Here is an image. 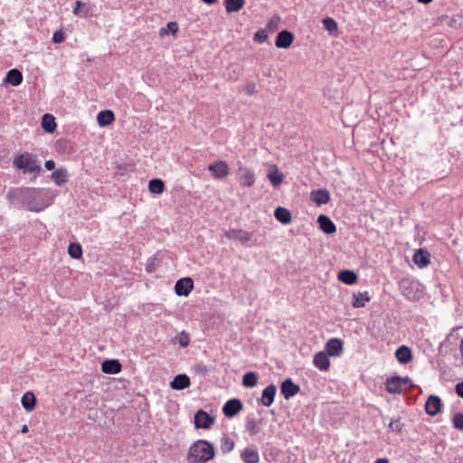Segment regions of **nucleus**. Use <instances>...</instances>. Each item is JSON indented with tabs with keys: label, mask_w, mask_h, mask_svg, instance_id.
I'll list each match as a JSON object with an SVG mask.
<instances>
[{
	"label": "nucleus",
	"mask_w": 463,
	"mask_h": 463,
	"mask_svg": "<svg viewBox=\"0 0 463 463\" xmlns=\"http://www.w3.org/2000/svg\"><path fill=\"white\" fill-rule=\"evenodd\" d=\"M6 199L13 206L32 212H41L50 204L44 190L35 187L11 188L6 194Z\"/></svg>",
	"instance_id": "nucleus-1"
},
{
	"label": "nucleus",
	"mask_w": 463,
	"mask_h": 463,
	"mask_svg": "<svg viewBox=\"0 0 463 463\" xmlns=\"http://www.w3.org/2000/svg\"><path fill=\"white\" fill-rule=\"evenodd\" d=\"M215 457V449L212 443L205 439H198L189 448L188 463H206Z\"/></svg>",
	"instance_id": "nucleus-2"
},
{
	"label": "nucleus",
	"mask_w": 463,
	"mask_h": 463,
	"mask_svg": "<svg viewBox=\"0 0 463 463\" xmlns=\"http://www.w3.org/2000/svg\"><path fill=\"white\" fill-rule=\"evenodd\" d=\"M13 165L23 174H34V178L42 172L41 163L37 156L29 152L16 155L13 160Z\"/></svg>",
	"instance_id": "nucleus-3"
},
{
	"label": "nucleus",
	"mask_w": 463,
	"mask_h": 463,
	"mask_svg": "<svg viewBox=\"0 0 463 463\" xmlns=\"http://www.w3.org/2000/svg\"><path fill=\"white\" fill-rule=\"evenodd\" d=\"M413 387L412 380L409 376H391L385 381V389L392 394L408 392Z\"/></svg>",
	"instance_id": "nucleus-4"
},
{
	"label": "nucleus",
	"mask_w": 463,
	"mask_h": 463,
	"mask_svg": "<svg viewBox=\"0 0 463 463\" xmlns=\"http://www.w3.org/2000/svg\"><path fill=\"white\" fill-rule=\"evenodd\" d=\"M225 236L230 240L238 241L248 247L257 245L255 241H252V233L241 229H231L225 232Z\"/></svg>",
	"instance_id": "nucleus-5"
},
{
	"label": "nucleus",
	"mask_w": 463,
	"mask_h": 463,
	"mask_svg": "<svg viewBox=\"0 0 463 463\" xmlns=\"http://www.w3.org/2000/svg\"><path fill=\"white\" fill-rule=\"evenodd\" d=\"M402 293L409 300H416L419 298L418 289L420 283L417 281L404 279L400 283Z\"/></svg>",
	"instance_id": "nucleus-6"
},
{
	"label": "nucleus",
	"mask_w": 463,
	"mask_h": 463,
	"mask_svg": "<svg viewBox=\"0 0 463 463\" xmlns=\"http://www.w3.org/2000/svg\"><path fill=\"white\" fill-rule=\"evenodd\" d=\"M194 288V280L189 278H183L176 281L175 285V291L177 296L186 297Z\"/></svg>",
	"instance_id": "nucleus-7"
},
{
	"label": "nucleus",
	"mask_w": 463,
	"mask_h": 463,
	"mask_svg": "<svg viewBox=\"0 0 463 463\" xmlns=\"http://www.w3.org/2000/svg\"><path fill=\"white\" fill-rule=\"evenodd\" d=\"M208 170L216 179H222L229 175V165L225 161L218 160L208 166Z\"/></svg>",
	"instance_id": "nucleus-8"
},
{
	"label": "nucleus",
	"mask_w": 463,
	"mask_h": 463,
	"mask_svg": "<svg viewBox=\"0 0 463 463\" xmlns=\"http://www.w3.org/2000/svg\"><path fill=\"white\" fill-rule=\"evenodd\" d=\"M239 171L242 172V174L238 177L240 184L244 187H251L255 183V175L253 170L244 167L240 163Z\"/></svg>",
	"instance_id": "nucleus-9"
},
{
	"label": "nucleus",
	"mask_w": 463,
	"mask_h": 463,
	"mask_svg": "<svg viewBox=\"0 0 463 463\" xmlns=\"http://www.w3.org/2000/svg\"><path fill=\"white\" fill-rule=\"evenodd\" d=\"M242 410V403L239 399H231L225 402L222 407L223 414L228 418H232Z\"/></svg>",
	"instance_id": "nucleus-10"
},
{
	"label": "nucleus",
	"mask_w": 463,
	"mask_h": 463,
	"mask_svg": "<svg viewBox=\"0 0 463 463\" xmlns=\"http://www.w3.org/2000/svg\"><path fill=\"white\" fill-rule=\"evenodd\" d=\"M213 420V418L203 410H199L194 415V425L197 429H209Z\"/></svg>",
	"instance_id": "nucleus-11"
},
{
	"label": "nucleus",
	"mask_w": 463,
	"mask_h": 463,
	"mask_svg": "<svg viewBox=\"0 0 463 463\" xmlns=\"http://www.w3.org/2000/svg\"><path fill=\"white\" fill-rule=\"evenodd\" d=\"M277 392V386L274 384H269L263 391L261 397L257 400L259 404L269 407L273 402Z\"/></svg>",
	"instance_id": "nucleus-12"
},
{
	"label": "nucleus",
	"mask_w": 463,
	"mask_h": 463,
	"mask_svg": "<svg viewBox=\"0 0 463 463\" xmlns=\"http://www.w3.org/2000/svg\"><path fill=\"white\" fill-rule=\"evenodd\" d=\"M281 393L286 400L295 396L300 391V387L294 383L290 378L286 379L281 383Z\"/></svg>",
	"instance_id": "nucleus-13"
},
{
	"label": "nucleus",
	"mask_w": 463,
	"mask_h": 463,
	"mask_svg": "<svg viewBox=\"0 0 463 463\" xmlns=\"http://www.w3.org/2000/svg\"><path fill=\"white\" fill-rule=\"evenodd\" d=\"M441 409V400L439 396L430 395L425 402L426 413L430 416L437 415Z\"/></svg>",
	"instance_id": "nucleus-14"
},
{
	"label": "nucleus",
	"mask_w": 463,
	"mask_h": 463,
	"mask_svg": "<svg viewBox=\"0 0 463 463\" xmlns=\"http://www.w3.org/2000/svg\"><path fill=\"white\" fill-rule=\"evenodd\" d=\"M293 40L294 34L288 30H283L278 33L275 45L278 48L288 49L292 44Z\"/></svg>",
	"instance_id": "nucleus-15"
},
{
	"label": "nucleus",
	"mask_w": 463,
	"mask_h": 463,
	"mask_svg": "<svg viewBox=\"0 0 463 463\" xmlns=\"http://www.w3.org/2000/svg\"><path fill=\"white\" fill-rule=\"evenodd\" d=\"M412 260L420 269L426 268L430 263V254L425 249H419L414 252Z\"/></svg>",
	"instance_id": "nucleus-16"
},
{
	"label": "nucleus",
	"mask_w": 463,
	"mask_h": 463,
	"mask_svg": "<svg viewBox=\"0 0 463 463\" xmlns=\"http://www.w3.org/2000/svg\"><path fill=\"white\" fill-rule=\"evenodd\" d=\"M325 350L328 356H339L343 352V342L338 338H331L326 344Z\"/></svg>",
	"instance_id": "nucleus-17"
},
{
	"label": "nucleus",
	"mask_w": 463,
	"mask_h": 463,
	"mask_svg": "<svg viewBox=\"0 0 463 463\" xmlns=\"http://www.w3.org/2000/svg\"><path fill=\"white\" fill-rule=\"evenodd\" d=\"M241 458L244 463H259V451L255 448L246 447L241 451Z\"/></svg>",
	"instance_id": "nucleus-18"
},
{
	"label": "nucleus",
	"mask_w": 463,
	"mask_h": 463,
	"mask_svg": "<svg viewBox=\"0 0 463 463\" xmlns=\"http://www.w3.org/2000/svg\"><path fill=\"white\" fill-rule=\"evenodd\" d=\"M317 222L319 224V228L326 234H332L336 231V227L333 221L325 214L318 216Z\"/></svg>",
	"instance_id": "nucleus-19"
},
{
	"label": "nucleus",
	"mask_w": 463,
	"mask_h": 463,
	"mask_svg": "<svg viewBox=\"0 0 463 463\" xmlns=\"http://www.w3.org/2000/svg\"><path fill=\"white\" fill-rule=\"evenodd\" d=\"M313 364L320 371H327L330 367L328 355L323 351L315 354Z\"/></svg>",
	"instance_id": "nucleus-20"
},
{
	"label": "nucleus",
	"mask_w": 463,
	"mask_h": 463,
	"mask_svg": "<svg viewBox=\"0 0 463 463\" xmlns=\"http://www.w3.org/2000/svg\"><path fill=\"white\" fill-rule=\"evenodd\" d=\"M121 364L116 359L105 360L101 364V371L108 374L118 373L121 371Z\"/></svg>",
	"instance_id": "nucleus-21"
},
{
	"label": "nucleus",
	"mask_w": 463,
	"mask_h": 463,
	"mask_svg": "<svg viewBox=\"0 0 463 463\" xmlns=\"http://www.w3.org/2000/svg\"><path fill=\"white\" fill-rule=\"evenodd\" d=\"M23 73L18 69H12L6 73L4 82L16 87L23 82Z\"/></svg>",
	"instance_id": "nucleus-22"
},
{
	"label": "nucleus",
	"mask_w": 463,
	"mask_h": 463,
	"mask_svg": "<svg viewBox=\"0 0 463 463\" xmlns=\"http://www.w3.org/2000/svg\"><path fill=\"white\" fill-rule=\"evenodd\" d=\"M191 384L190 378L186 374H177L170 383V386L174 390L181 391Z\"/></svg>",
	"instance_id": "nucleus-23"
},
{
	"label": "nucleus",
	"mask_w": 463,
	"mask_h": 463,
	"mask_svg": "<svg viewBox=\"0 0 463 463\" xmlns=\"http://www.w3.org/2000/svg\"><path fill=\"white\" fill-rule=\"evenodd\" d=\"M395 357L397 361L402 364H406L412 359V354L411 349L406 345H401L395 351Z\"/></svg>",
	"instance_id": "nucleus-24"
},
{
	"label": "nucleus",
	"mask_w": 463,
	"mask_h": 463,
	"mask_svg": "<svg viewBox=\"0 0 463 463\" xmlns=\"http://www.w3.org/2000/svg\"><path fill=\"white\" fill-rule=\"evenodd\" d=\"M311 199L317 205L326 204L330 200V194L326 189H317L311 193Z\"/></svg>",
	"instance_id": "nucleus-25"
},
{
	"label": "nucleus",
	"mask_w": 463,
	"mask_h": 463,
	"mask_svg": "<svg viewBox=\"0 0 463 463\" xmlns=\"http://www.w3.org/2000/svg\"><path fill=\"white\" fill-rule=\"evenodd\" d=\"M115 120L114 113L109 109L101 110L98 113L97 121L99 127L110 125Z\"/></svg>",
	"instance_id": "nucleus-26"
},
{
	"label": "nucleus",
	"mask_w": 463,
	"mask_h": 463,
	"mask_svg": "<svg viewBox=\"0 0 463 463\" xmlns=\"http://www.w3.org/2000/svg\"><path fill=\"white\" fill-rule=\"evenodd\" d=\"M337 278L341 282L346 285H353L356 283L358 279L356 273L349 269L340 270Z\"/></svg>",
	"instance_id": "nucleus-27"
},
{
	"label": "nucleus",
	"mask_w": 463,
	"mask_h": 463,
	"mask_svg": "<svg viewBox=\"0 0 463 463\" xmlns=\"http://www.w3.org/2000/svg\"><path fill=\"white\" fill-rule=\"evenodd\" d=\"M371 299L367 291L354 293L353 295L352 305L354 307L359 308L364 307L367 302Z\"/></svg>",
	"instance_id": "nucleus-28"
},
{
	"label": "nucleus",
	"mask_w": 463,
	"mask_h": 463,
	"mask_svg": "<svg viewBox=\"0 0 463 463\" xmlns=\"http://www.w3.org/2000/svg\"><path fill=\"white\" fill-rule=\"evenodd\" d=\"M67 177L68 171L63 167L54 170L51 175L52 180H53V182L59 186L64 184L67 182Z\"/></svg>",
	"instance_id": "nucleus-29"
},
{
	"label": "nucleus",
	"mask_w": 463,
	"mask_h": 463,
	"mask_svg": "<svg viewBox=\"0 0 463 463\" xmlns=\"http://www.w3.org/2000/svg\"><path fill=\"white\" fill-rule=\"evenodd\" d=\"M21 403L25 411H33L35 408V403H36V398H35V395L33 394V392H25L22 397Z\"/></svg>",
	"instance_id": "nucleus-30"
},
{
	"label": "nucleus",
	"mask_w": 463,
	"mask_h": 463,
	"mask_svg": "<svg viewBox=\"0 0 463 463\" xmlns=\"http://www.w3.org/2000/svg\"><path fill=\"white\" fill-rule=\"evenodd\" d=\"M275 218L283 224H288L291 222V213L284 207H278L274 213Z\"/></svg>",
	"instance_id": "nucleus-31"
},
{
	"label": "nucleus",
	"mask_w": 463,
	"mask_h": 463,
	"mask_svg": "<svg viewBox=\"0 0 463 463\" xmlns=\"http://www.w3.org/2000/svg\"><path fill=\"white\" fill-rule=\"evenodd\" d=\"M223 5L228 14L240 11L245 5V0H224Z\"/></svg>",
	"instance_id": "nucleus-32"
},
{
	"label": "nucleus",
	"mask_w": 463,
	"mask_h": 463,
	"mask_svg": "<svg viewBox=\"0 0 463 463\" xmlns=\"http://www.w3.org/2000/svg\"><path fill=\"white\" fill-rule=\"evenodd\" d=\"M258 383V373L255 372H248L243 375L242 384L245 387L252 388Z\"/></svg>",
	"instance_id": "nucleus-33"
},
{
	"label": "nucleus",
	"mask_w": 463,
	"mask_h": 463,
	"mask_svg": "<svg viewBox=\"0 0 463 463\" xmlns=\"http://www.w3.org/2000/svg\"><path fill=\"white\" fill-rule=\"evenodd\" d=\"M149 191L155 194H160L165 190V184L161 179L155 178L149 181Z\"/></svg>",
	"instance_id": "nucleus-34"
},
{
	"label": "nucleus",
	"mask_w": 463,
	"mask_h": 463,
	"mask_svg": "<svg viewBox=\"0 0 463 463\" xmlns=\"http://www.w3.org/2000/svg\"><path fill=\"white\" fill-rule=\"evenodd\" d=\"M42 127L47 132H52L56 128L54 117L51 114H44L42 120Z\"/></svg>",
	"instance_id": "nucleus-35"
},
{
	"label": "nucleus",
	"mask_w": 463,
	"mask_h": 463,
	"mask_svg": "<svg viewBox=\"0 0 463 463\" xmlns=\"http://www.w3.org/2000/svg\"><path fill=\"white\" fill-rule=\"evenodd\" d=\"M89 11H90V8L87 7L86 4H83L80 1H76L72 13L76 16H80V17L85 18V17H88Z\"/></svg>",
	"instance_id": "nucleus-36"
},
{
	"label": "nucleus",
	"mask_w": 463,
	"mask_h": 463,
	"mask_svg": "<svg viewBox=\"0 0 463 463\" xmlns=\"http://www.w3.org/2000/svg\"><path fill=\"white\" fill-rule=\"evenodd\" d=\"M245 429L251 436H255L260 432L258 422L252 417H247Z\"/></svg>",
	"instance_id": "nucleus-37"
},
{
	"label": "nucleus",
	"mask_w": 463,
	"mask_h": 463,
	"mask_svg": "<svg viewBox=\"0 0 463 463\" xmlns=\"http://www.w3.org/2000/svg\"><path fill=\"white\" fill-rule=\"evenodd\" d=\"M324 28L332 35L337 33V23L334 18L326 17L323 19Z\"/></svg>",
	"instance_id": "nucleus-38"
},
{
	"label": "nucleus",
	"mask_w": 463,
	"mask_h": 463,
	"mask_svg": "<svg viewBox=\"0 0 463 463\" xmlns=\"http://www.w3.org/2000/svg\"><path fill=\"white\" fill-rule=\"evenodd\" d=\"M68 253L72 259L79 260L82 256V249L80 243L71 242L68 247Z\"/></svg>",
	"instance_id": "nucleus-39"
},
{
	"label": "nucleus",
	"mask_w": 463,
	"mask_h": 463,
	"mask_svg": "<svg viewBox=\"0 0 463 463\" xmlns=\"http://www.w3.org/2000/svg\"><path fill=\"white\" fill-rule=\"evenodd\" d=\"M234 449V442L227 436L221 439V449L222 453H228Z\"/></svg>",
	"instance_id": "nucleus-40"
},
{
	"label": "nucleus",
	"mask_w": 463,
	"mask_h": 463,
	"mask_svg": "<svg viewBox=\"0 0 463 463\" xmlns=\"http://www.w3.org/2000/svg\"><path fill=\"white\" fill-rule=\"evenodd\" d=\"M175 341L182 347H187L190 344V335L185 331H182L175 337Z\"/></svg>",
	"instance_id": "nucleus-41"
},
{
	"label": "nucleus",
	"mask_w": 463,
	"mask_h": 463,
	"mask_svg": "<svg viewBox=\"0 0 463 463\" xmlns=\"http://www.w3.org/2000/svg\"><path fill=\"white\" fill-rule=\"evenodd\" d=\"M403 424L401 421V418L392 420L388 425V430L392 432L401 433Z\"/></svg>",
	"instance_id": "nucleus-42"
},
{
	"label": "nucleus",
	"mask_w": 463,
	"mask_h": 463,
	"mask_svg": "<svg viewBox=\"0 0 463 463\" xmlns=\"http://www.w3.org/2000/svg\"><path fill=\"white\" fill-rule=\"evenodd\" d=\"M269 177V180L270 181V183L274 185V186H277V185H279L282 181H283V175L282 174H280L279 171H274V172H271L268 175Z\"/></svg>",
	"instance_id": "nucleus-43"
},
{
	"label": "nucleus",
	"mask_w": 463,
	"mask_h": 463,
	"mask_svg": "<svg viewBox=\"0 0 463 463\" xmlns=\"http://www.w3.org/2000/svg\"><path fill=\"white\" fill-rule=\"evenodd\" d=\"M453 427L457 430H463V412H458L453 416Z\"/></svg>",
	"instance_id": "nucleus-44"
},
{
	"label": "nucleus",
	"mask_w": 463,
	"mask_h": 463,
	"mask_svg": "<svg viewBox=\"0 0 463 463\" xmlns=\"http://www.w3.org/2000/svg\"><path fill=\"white\" fill-rule=\"evenodd\" d=\"M178 30L177 23L170 22L167 24L166 27H163L160 30V35H165L168 33V31H171L173 33H175Z\"/></svg>",
	"instance_id": "nucleus-45"
},
{
	"label": "nucleus",
	"mask_w": 463,
	"mask_h": 463,
	"mask_svg": "<svg viewBox=\"0 0 463 463\" xmlns=\"http://www.w3.org/2000/svg\"><path fill=\"white\" fill-rule=\"evenodd\" d=\"M242 91L248 96H251L258 92L256 84L254 82H247L242 87Z\"/></svg>",
	"instance_id": "nucleus-46"
},
{
	"label": "nucleus",
	"mask_w": 463,
	"mask_h": 463,
	"mask_svg": "<svg viewBox=\"0 0 463 463\" xmlns=\"http://www.w3.org/2000/svg\"><path fill=\"white\" fill-rule=\"evenodd\" d=\"M254 41L262 43L268 39V33L266 30H259L254 34Z\"/></svg>",
	"instance_id": "nucleus-47"
},
{
	"label": "nucleus",
	"mask_w": 463,
	"mask_h": 463,
	"mask_svg": "<svg viewBox=\"0 0 463 463\" xmlns=\"http://www.w3.org/2000/svg\"><path fill=\"white\" fill-rule=\"evenodd\" d=\"M65 40V33L62 30L56 31L52 35V42L55 43H61Z\"/></svg>",
	"instance_id": "nucleus-48"
},
{
	"label": "nucleus",
	"mask_w": 463,
	"mask_h": 463,
	"mask_svg": "<svg viewBox=\"0 0 463 463\" xmlns=\"http://www.w3.org/2000/svg\"><path fill=\"white\" fill-rule=\"evenodd\" d=\"M455 389H456V393L459 397L463 398V382L457 383Z\"/></svg>",
	"instance_id": "nucleus-49"
},
{
	"label": "nucleus",
	"mask_w": 463,
	"mask_h": 463,
	"mask_svg": "<svg viewBox=\"0 0 463 463\" xmlns=\"http://www.w3.org/2000/svg\"><path fill=\"white\" fill-rule=\"evenodd\" d=\"M44 166L49 171L53 170L55 168V162L53 160H47Z\"/></svg>",
	"instance_id": "nucleus-50"
},
{
	"label": "nucleus",
	"mask_w": 463,
	"mask_h": 463,
	"mask_svg": "<svg viewBox=\"0 0 463 463\" xmlns=\"http://www.w3.org/2000/svg\"><path fill=\"white\" fill-rule=\"evenodd\" d=\"M373 463H390L387 458H379Z\"/></svg>",
	"instance_id": "nucleus-51"
},
{
	"label": "nucleus",
	"mask_w": 463,
	"mask_h": 463,
	"mask_svg": "<svg viewBox=\"0 0 463 463\" xmlns=\"http://www.w3.org/2000/svg\"><path fill=\"white\" fill-rule=\"evenodd\" d=\"M28 430H29L28 426L27 425H24L22 427L21 432L22 433H26V432H28Z\"/></svg>",
	"instance_id": "nucleus-52"
},
{
	"label": "nucleus",
	"mask_w": 463,
	"mask_h": 463,
	"mask_svg": "<svg viewBox=\"0 0 463 463\" xmlns=\"http://www.w3.org/2000/svg\"><path fill=\"white\" fill-rule=\"evenodd\" d=\"M203 3L207 4V5H213L214 4L217 0H202Z\"/></svg>",
	"instance_id": "nucleus-53"
},
{
	"label": "nucleus",
	"mask_w": 463,
	"mask_h": 463,
	"mask_svg": "<svg viewBox=\"0 0 463 463\" xmlns=\"http://www.w3.org/2000/svg\"><path fill=\"white\" fill-rule=\"evenodd\" d=\"M432 0H418V2L420 3H422V4H429L430 3Z\"/></svg>",
	"instance_id": "nucleus-54"
},
{
	"label": "nucleus",
	"mask_w": 463,
	"mask_h": 463,
	"mask_svg": "<svg viewBox=\"0 0 463 463\" xmlns=\"http://www.w3.org/2000/svg\"><path fill=\"white\" fill-rule=\"evenodd\" d=\"M460 353H461V355L463 357V339L460 342Z\"/></svg>",
	"instance_id": "nucleus-55"
},
{
	"label": "nucleus",
	"mask_w": 463,
	"mask_h": 463,
	"mask_svg": "<svg viewBox=\"0 0 463 463\" xmlns=\"http://www.w3.org/2000/svg\"><path fill=\"white\" fill-rule=\"evenodd\" d=\"M146 270H147L148 272H152V271H153V266L148 265V266H147V268H146Z\"/></svg>",
	"instance_id": "nucleus-56"
}]
</instances>
